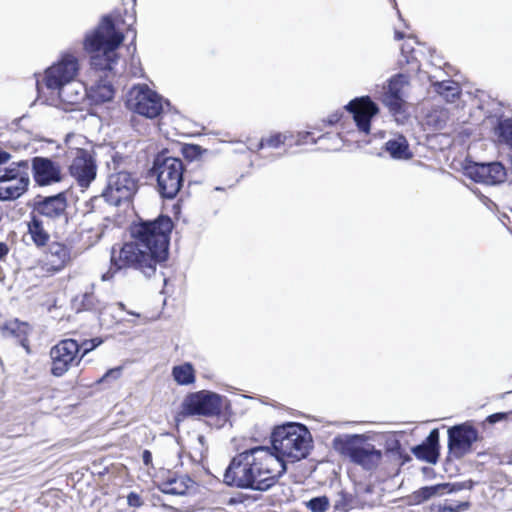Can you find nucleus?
Returning <instances> with one entry per match:
<instances>
[{
	"instance_id": "1",
	"label": "nucleus",
	"mask_w": 512,
	"mask_h": 512,
	"mask_svg": "<svg viewBox=\"0 0 512 512\" xmlns=\"http://www.w3.org/2000/svg\"><path fill=\"white\" fill-rule=\"evenodd\" d=\"M174 223L168 215L161 214L153 220H139L130 227L134 241L126 242L116 256L111 252V265L102 274V281L113 279L116 272L125 268L140 271L147 278L155 275L157 266L169 258L170 236Z\"/></svg>"
},
{
	"instance_id": "2",
	"label": "nucleus",
	"mask_w": 512,
	"mask_h": 512,
	"mask_svg": "<svg viewBox=\"0 0 512 512\" xmlns=\"http://www.w3.org/2000/svg\"><path fill=\"white\" fill-rule=\"evenodd\" d=\"M124 40L113 18L104 15L99 24L85 35L83 46L91 54L90 65L96 71L111 72L119 60L118 47Z\"/></svg>"
},
{
	"instance_id": "3",
	"label": "nucleus",
	"mask_w": 512,
	"mask_h": 512,
	"mask_svg": "<svg viewBox=\"0 0 512 512\" xmlns=\"http://www.w3.org/2000/svg\"><path fill=\"white\" fill-rule=\"evenodd\" d=\"M248 489L268 491L287 472L285 461L276 456L267 446L249 448Z\"/></svg>"
},
{
	"instance_id": "4",
	"label": "nucleus",
	"mask_w": 512,
	"mask_h": 512,
	"mask_svg": "<svg viewBox=\"0 0 512 512\" xmlns=\"http://www.w3.org/2000/svg\"><path fill=\"white\" fill-rule=\"evenodd\" d=\"M312 437L304 424L288 422L276 427L271 434L274 451L293 460L306 458L311 447Z\"/></svg>"
},
{
	"instance_id": "5",
	"label": "nucleus",
	"mask_w": 512,
	"mask_h": 512,
	"mask_svg": "<svg viewBox=\"0 0 512 512\" xmlns=\"http://www.w3.org/2000/svg\"><path fill=\"white\" fill-rule=\"evenodd\" d=\"M185 166L181 159L158 154L148 174L156 179V189L164 199H174L184 184Z\"/></svg>"
},
{
	"instance_id": "6",
	"label": "nucleus",
	"mask_w": 512,
	"mask_h": 512,
	"mask_svg": "<svg viewBox=\"0 0 512 512\" xmlns=\"http://www.w3.org/2000/svg\"><path fill=\"white\" fill-rule=\"evenodd\" d=\"M78 70L77 58L66 54L62 56L58 63L46 69L42 82L48 90L57 91L62 101L74 104L80 100L79 92L72 89V81Z\"/></svg>"
},
{
	"instance_id": "7",
	"label": "nucleus",
	"mask_w": 512,
	"mask_h": 512,
	"mask_svg": "<svg viewBox=\"0 0 512 512\" xmlns=\"http://www.w3.org/2000/svg\"><path fill=\"white\" fill-rule=\"evenodd\" d=\"M332 444L340 455L367 471L375 469L381 462V450L368 443L363 434L338 435L333 439Z\"/></svg>"
},
{
	"instance_id": "8",
	"label": "nucleus",
	"mask_w": 512,
	"mask_h": 512,
	"mask_svg": "<svg viewBox=\"0 0 512 512\" xmlns=\"http://www.w3.org/2000/svg\"><path fill=\"white\" fill-rule=\"evenodd\" d=\"M30 184L28 160H19L0 167V200L14 201L26 193Z\"/></svg>"
},
{
	"instance_id": "9",
	"label": "nucleus",
	"mask_w": 512,
	"mask_h": 512,
	"mask_svg": "<svg viewBox=\"0 0 512 512\" xmlns=\"http://www.w3.org/2000/svg\"><path fill=\"white\" fill-rule=\"evenodd\" d=\"M224 400V396L210 390L188 393L181 403L178 417L219 416L222 412Z\"/></svg>"
},
{
	"instance_id": "10",
	"label": "nucleus",
	"mask_w": 512,
	"mask_h": 512,
	"mask_svg": "<svg viewBox=\"0 0 512 512\" xmlns=\"http://www.w3.org/2000/svg\"><path fill=\"white\" fill-rule=\"evenodd\" d=\"M138 190V180L130 172L118 171L108 176L106 188L100 196L92 199L97 202L104 199L109 205L129 204Z\"/></svg>"
},
{
	"instance_id": "11",
	"label": "nucleus",
	"mask_w": 512,
	"mask_h": 512,
	"mask_svg": "<svg viewBox=\"0 0 512 512\" xmlns=\"http://www.w3.org/2000/svg\"><path fill=\"white\" fill-rule=\"evenodd\" d=\"M164 103L169 105L167 100L146 84L133 86L126 98V107L130 111L149 119H154L163 112Z\"/></svg>"
},
{
	"instance_id": "12",
	"label": "nucleus",
	"mask_w": 512,
	"mask_h": 512,
	"mask_svg": "<svg viewBox=\"0 0 512 512\" xmlns=\"http://www.w3.org/2000/svg\"><path fill=\"white\" fill-rule=\"evenodd\" d=\"M79 343L71 338L59 341L50 349V372L55 377L63 376L72 366L79 364Z\"/></svg>"
},
{
	"instance_id": "13",
	"label": "nucleus",
	"mask_w": 512,
	"mask_h": 512,
	"mask_svg": "<svg viewBox=\"0 0 512 512\" xmlns=\"http://www.w3.org/2000/svg\"><path fill=\"white\" fill-rule=\"evenodd\" d=\"M478 430L471 422L454 425L448 429V449L456 458L471 452L472 446L479 440Z\"/></svg>"
},
{
	"instance_id": "14",
	"label": "nucleus",
	"mask_w": 512,
	"mask_h": 512,
	"mask_svg": "<svg viewBox=\"0 0 512 512\" xmlns=\"http://www.w3.org/2000/svg\"><path fill=\"white\" fill-rule=\"evenodd\" d=\"M67 206V193L63 191L50 196H36L33 210L41 216L65 225L68 223Z\"/></svg>"
},
{
	"instance_id": "15",
	"label": "nucleus",
	"mask_w": 512,
	"mask_h": 512,
	"mask_svg": "<svg viewBox=\"0 0 512 512\" xmlns=\"http://www.w3.org/2000/svg\"><path fill=\"white\" fill-rule=\"evenodd\" d=\"M345 109L352 114L358 131L365 135L369 134L371 121L379 113L378 105L369 96H361L352 99Z\"/></svg>"
},
{
	"instance_id": "16",
	"label": "nucleus",
	"mask_w": 512,
	"mask_h": 512,
	"mask_svg": "<svg viewBox=\"0 0 512 512\" xmlns=\"http://www.w3.org/2000/svg\"><path fill=\"white\" fill-rule=\"evenodd\" d=\"M465 174L475 182L498 185L506 180L507 172L500 162L476 163L465 167Z\"/></svg>"
},
{
	"instance_id": "17",
	"label": "nucleus",
	"mask_w": 512,
	"mask_h": 512,
	"mask_svg": "<svg viewBox=\"0 0 512 512\" xmlns=\"http://www.w3.org/2000/svg\"><path fill=\"white\" fill-rule=\"evenodd\" d=\"M96 162L86 149H76L69 166L70 175L81 187H88L96 177Z\"/></svg>"
},
{
	"instance_id": "18",
	"label": "nucleus",
	"mask_w": 512,
	"mask_h": 512,
	"mask_svg": "<svg viewBox=\"0 0 512 512\" xmlns=\"http://www.w3.org/2000/svg\"><path fill=\"white\" fill-rule=\"evenodd\" d=\"M249 449L236 454L230 461L223 475V482L230 487L248 489Z\"/></svg>"
},
{
	"instance_id": "19",
	"label": "nucleus",
	"mask_w": 512,
	"mask_h": 512,
	"mask_svg": "<svg viewBox=\"0 0 512 512\" xmlns=\"http://www.w3.org/2000/svg\"><path fill=\"white\" fill-rule=\"evenodd\" d=\"M31 170L34 181L39 186H48L62 180L60 165L47 157L32 158Z\"/></svg>"
},
{
	"instance_id": "20",
	"label": "nucleus",
	"mask_w": 512,
	"mask_h": 512,
	"mask_svg": "<svg viewBox=\"0 0 512 512\" xmlns=\"http://www.w3.org/2000/svg\"><path fill=\"white\" fill-rule=\"evenodd\" d=\"M408 81V76L404 73H398L388 81L382 96V102L393 114H399L403 109L404 99L402 90L408 84Z\"/></svg>"
},
{
	"instance_id": "21",
	"label": "nucleus",
	"mask_w": 512,
	"mask_h": 512,
	"mask_svg": "<svg viewBox=\"0 0 512 512\" xmlns=\"http://www.w3.org/2000/svg\"><path fill=\"white\" fill-rule=\"evenodd\" d=\"M474 486L472 480L454 483H440L432 486H424L414 493L418 502H424L436 495H445L455 493L461 490H471Z\"/></svg>"
},
{
	"instance_id": "22",
	"label": "nucleus",
	"mask_w": 512,
	"mask_h": 512,
	"mask_svg": "<svg viewBox=\"0 0 512 512\" xmlns=\"http://www.w3.org/2000/svg\"><path fill=\"white\" fill-rule=\"evenodd\" d=\"M439 430L432 429L426 439L419 445L414 446L411 451L414 456L430 464H435L439 458Z\"/></svg>"
},
{
	"instance_id": "23",
	"label": "nucleus",
	"mask_w": 512,
	"mask_h": 512,
	"mask_svg": "<svg viewBox=\"0 0 512 512\" xmlns=\"http://www.w3.org/2000/svg\"><path fill=\"white\" fill-rule=\"evenodd\" d=\"M86 91L90 100L95 104L111 101L115 94L112 83L103 78L93 83Z\"/></svg>"
},
{
	"instance_id": "24",
	"label": "nucleus",
	"mask_w": 512,
	"mask_h": 512,
	"mask_svg": "<svg viewBox=\"0 0 512 512\" xmlns=\"http://www.w3.org/2000/svg\"><path fill=\"white\" fill-rule=\"evenodd\" d=\"M384 150L393 159L408 160L412 157L408 141L403 135L389 139L384 145Z\"/></svg>"
},
{
	"instance_id": "25",
	"label": "nucleus",
	"mask_w": 512,
	"mask_h": 512,
	"mask_svg": "<svg viewBox=\"0 0 512 512\" xmlns=\"http://www.w3.org/2000/svg\"><path fill=\"white\" fill-rule=\"evenodd\" d=\"M171 375L173 380L181 386H188L196 381L195 369L190 362L173 366Z\"/></svg>"
},
{
	"instance_id": "26",
	"label": "nucleus",
	"mask_w": 512,
	"mask_h": 512,
	"mask_svg": "<svg viewBox=\"0 0 512 512\" xmlns=\"http://www.w3.org/2000/svg\"><path fill=\"white\" fill-rule=\"evenodd\" d=\"M192 484L193 481L188 476L169 477L162 483L161 491L170 495H185Z\"/></svg>"
},
{
	"instance_id": "27",
	"label": "nucleus",
	"mask_w": 512,
	"mask_h": 512,
	"mask_svg": "<svg viewBox=\"0 0 512 512\" xmlns=\"http://www.w3.org/2000/svg\"><path fill=\"white\" fill-rule=\"evenodd\" d=\"M28 233L37 247L47 245L50 238L48 232L44 229L43 221L35 215L31 217L28 223Z\"/></svg>"
},
{
	"instance_id": "28",
	"label": "nucleus",
	"mask_w": 512,
	"mask_h": 512,
	"mask_svg": "<svg viewBox=\"0 0 512 512\" xmlns=\"http://www.w3.org/2000/svg\"><path fill=\"white\" fill-rule=\"evenodd\" d=\"M433 87L447 102H454L460 95L458 83L452 80L437 81L433 83Z\"/></svg>"
},
{
	"instance_id": "29",
	"label": "nucleus",
	"mask_w": 512,
	"mask_h": 512,
	"mask_svg": "<svg viewBox=\"0 0 512 512\" xmlns=\"http://www.w3.org/2000/svg\"><path fill=\"white\" fill-rule=\"evenodd\" d=\"M108 309H112V307L97 299L93 292H85L82 295L80 308H78V310L93 311L100 315H103Z\"/></svg>"
},
{
	"instance_id": "30",
	"label": "nucleus",
	"mask_w": 512,
	"mask_h": 512,
	"mask_svg": "<svg viewBox=\"0 0 512 512\" xmlns=\"http://www.w3.org/2000/svg\"><path fill=\"white\" fill-rule=\"evenodd\" d=\"M51 262L56 266H63L70 260V249L63 243L53 242L48 246Z\"/></svg>"
},
{
	"instance_id": "31",
	"label": "nucleus",
	"mask_w": 512,
	"mask_h": 512,
	"mask_svg": "<svg viewBox=\"0 0 512 512\" xmlns=\"http://www.w3.org/2000/svg\"><path fill=\"white\" fill-rule=\"evenodd\" d=\"M28 324L15 319L4 324L2 333L6 337L17 338L20 342L25 340Z\"/></svg>"
},
{
	"instance_id": "32",
	"label": "nucleus",
	"mask_w": 512,
	"mask_h": 512,
	"mask_svg": "<svg viewBox=\"0 0 512 512\" xmlns=\"http://www.w3.org/2000/svg\"><path fill=\"white\" fill-rule=\"evenodd\" d=\"M404 63L410 66V71H419V61L415 55L414 46L409 41L401 46V59L399 60V64L402 66Z\"/></svg>"
},
{
	"instance_id": "33",
	"label": "nucleus",
	"mask_w": 512,
	"mask_h": 512,
	"mask_svg": "<svg viewBox=\"0 0 512 512\" xmlns=\"http://www.w3.org/2000/svg\"><path fill=\"white\" fill-rule=\"evenodd\" d=\"M287 140V135L282 133H275L267 138H262L256 145L255 148L250 147V150H261L265 147L279 148Z\"/></svg>"
},
{
	"instance_id": "34",
	"label": "nucleus",
	"mask_w": 512,
	"mask_h": 512,
	"mask_svg": "<svg viewBox=\"0 0 512 512\" xmlns=\"http://www.w3.org/2000/svg\"><path fill=\"white\" fill-rule=\"evenodd\" d=\"M498 137L507 144H512V118H503L496 126Z\"/></svg>"
},
{
	"instance_id": "35",
	"label": "nucleus",
	"mask_w": 512,
	"mask_h": 512,
	"mask_svg": "<svg viewBox=\"0 0 512 512\" xmlns=\"http://www.w3.org/2000/svg\"><path fill=\"white\" fill-rule=\"evenodd\" d=\"M353 506V496L341 490L334 503V509L337 511L348 512Z\"/></svg>"
},
{
	"instance_id": "36",
	"label": "nucleus",
	"mask_w": 512,
	"mask_h": 512,
	"mask_svg": "<svg viewBox=\"0 0 512 512\" xmlns=\"http://www.w3.org/2000/svg\"><path fill=\"white\" fill-rule=\"evenodd\" d=\"M306 507L311 512H326L329 507V499L326 496H317L306 502Z\"/></svg>"
},
{
	"instance_id": "37",
	"label": "nucleus",
	"mask_w": 512,
	"mask_h": 512,
	"mask_svg": "<svg viewBox=\"0 0 512 512\" xmlns=\"http://www.w3.org/2000/svg\"><path fill=\"white\" fill-rule=\"evenodd\" d=\"M470 507L469 501H446L439 507V512H463Z\"/></svg>"
},
{
	"instance_id": "38",
	"label": "nucleus",
	"mask_w": 512,
	"mask_h": 512,
	"mask_svg": "<svg viewBox=\"0 0 512 512\" xmlns=\"http://www.w3.org/2000/svg\"><path fill=\"white\" fill-rule=\"evenodd\" d=\"M181 151L183 157L189 161L198 159L203 154V152H206L205 149L196 144H185L183 145Z\"/></svg>"
},
{
	"instance_id": "39",
	"label": "nucleus",
	"mask_w": 512,
	"mask_h": 512,
	"mask_svg": "<svg viewBox=\"0 0 512 512\" xmlns=\"http://www.w3.org/2000/svg\"><path fill=\"white\" fill-rule=\"evenodd\" d=\"M102 343V340L100 338H92L89 340H84L81 344H79V355L78 359L81 361V359L94 350L96 347H98Z\"/></svg>"
},
{
	"instance_id": "40",
	"label": "nucleus",
	"mask_w": 512,
	"mask_h": 512,
	"mask_svg": "<svg viewBox=\"0 0 512 512\" xmlns=\"http://www.w3.org/2000/svg\"><path fill=\"white\" fill-rule=\"evenodd\" d=\"M325 137H327V134H323L318 139H315L312 137L311 132L303 131V132L298 133L295 144L296 145H304V144H307L308 142L315 144V143H317L318 140L323 139Z\"/></svg>"
},
{
	"instance_id": "41",
	"label": "nucleus",
	"mask_w": 512,
	"mask_h": 512,
	"mask_svg": "<svg viewBox=\"0 0 512 512\" xmlns=\"http://www.w3.org/2000/svg\"><path fill=\"white\" fill-rule=\"evenodd\" d=\"M511 412H497L487 416L485 423H489L491 425L496 424L501 421L507 420Z\"/></svg>"
},
{
	"instance_id": "42",
	"label": "nucleus",
	"mask_w": 512,
	"mask_h": 512,
	"mask_svg": "<svg viewBox=\"0 0 512 512\" xmlns=\"http://www.w3.org/2000/svg\"><path fill=\"white\" fill-rule=\"evenodd\" d=\"M130 72H131L132 76H134V77H142L143 76V69L141 67L140 60H139V58H136L134 55L132 56V59H131Z\"/></svg>"
},
{
	"instance_id": "43",
	"label": "nucleus",
	"mask_w": 512,
	"mask_h": 512,
	"mask_svg": "<svg viewBox=\"0 0 512 512\" xmlns=\"http://www.w3.org/2000/svg\"><path fill=\"white\" fill-rule=\"evenodd\" d=\"M121 375V368H113V369H110L108 370L102 377L101 379L99 380V382H106V381H109L110 379L112 380H116L117 378H119Z\"/></svg>"
},
{
	"instance_id": "44",
	"label": "nucleus",
	"mask_w": 512,
	"mask_h": 512,
	"mask_svg": "<svg viewBox=\"0 0 512 512\" xmlns=\"http://www.w3.org/2000/svg\"><path fill=\"white\" fill-rule=\"evenodd\" d=\"M127 503L130 507H140L143 504L141 497L135 492L128 494Z\"/></svg>"
},
{
	"instance_id": "45",
	"label": "nucleus",
	"mask_w": 512,
	"mask_h": 512,
	"mask_svg": "<svg viewBox=\"0 0 512 512\" xmlns=\"http://www.w3.org/2000/svg\"><path fill=\"white\" fill-rule=\"evenodd\" d=\"M10 248L7 243L0 242V263L4 262L9 254Z\"/></svg>"
},
{
	"instance_id": "46",
	"label": "nucleus",
	"mask_w": 512,
	"mask_h": 512,
	"mask_svg": "<svg viewBox=\"0 0 512 512\" xmlns=\"http://www.w3.org/2000/svg\"><path fill=\"white\" fill-rule=\"evenodd\" d=\"M129 33H132V40H131V43L127 46V49H128V51H130L131 48H133V53H134L136 50V46H135L136 31L134 29H132L131 27H129L127 30V35Z\"/></svg>"
},
{
	"instance_id": "47",
	"label": "nucleus",
	"mask_w": 512,
	"mask_h": 512,
	"mask_svg": "<svg viewBox=\"0 0 512 512\" xmlns=\"http://www.w3.org/2000/svg\"><path fill=\"white\" fill-rule=\"evenodd\" d=\"M142 460L146 466L152 463V453L149 450H144L142 453Z\"/></svg>"
},
{
	"instance_id": "48",
	"label": "nucleus",
	"mask_w": 512,
	"mask_h": 512,
	"mask_svg": "<svg viewBox=\"0 0 512 512\" xmlns=\"http://www.w3.org/2000/svg\"><path fill=\"white\" fill-rule=\"evenodd\" d=\"M11 158V154L0 148V166L7 163Z\"/></svg>"
},
{
	"instance_id": "49",
	"label": "nucleus",
	"mask_w": 512,
	"mask_h": 512,
	"mask_svg": "<svg viewBox=\"0 0 512 512\" xmlns=\"http://www.w3.org/2000/svg\"><path fill=\"white\" fill-rule=\"evenodd\" d=\"M340 119V116L338 114H334L328 117L327 122L329 125H334L337 123Z\"/></svg>"
},
{
	"instance_id": "50",
	"label": "nucleus",
	"mask_w": 512,
	"mask_h": 512,
	"mask_svg": "<svg viewBox=\"0 0 512 512\" xmlns=\"http://www.w3.org/2000/svg\"><path fill=\"white\" fill-rule=\"evenodd\" d=\"M121 159H122V157H121L118 153H116L115 155H113V157H112V163H113V165H114L113 170H116V169H117L118 161H119V160H121Z\"/></svg>"
},
{
	"instance_id": "51",
	"label": "nucleus",
	"mask_w": 512,
	"mask_h": 512,
	"mask_svg": "<svg viewBox=\"0 0 512 512\" xmlns=\"http://www.w3.org/2000/svg\"><path fill=\"white\" fill-rule=\"evenodd\" d=\"M405 37V34L403 32H400V31H395V39L396 40H401Z\"/></svg>"
},
{
	"instance_id": "52",
	"label": "nucleus",
	"mask_w": 512,
	"mask_h": 512,
	"mask_svg": "<svg viewBox=\"0 0 512 512\" xmlns=\"http://www.w3.org/2000/svg\"><path fill=\"white\" fill-rule=\"evenodd\" d=\"M116 305L118 306V308L120 310H122V311L125 310V305L122 302H118Z\"/></svg>"
},
{
	"instance_id": "53",
	"label": "nucleus",
	"mask_w": 512,
	"mask_h": 512,
	"mask_svg": "<svg viewBox=\"0 0 512 512\" xmlns=\"http://www.w3.org/2000/svg\"><path fill=\"white\" fill-rule=\"evenodd\" d=\"M41 85H42V84H41V82H40L39 80H37V82H36V87H37V90H38V91H40V89H41Z\"/></svg>"
},
{
	"instance_id": "54",
	"label": "nucleus",
	"mask_w": 512,
	"mask_h": 512,
	"mask_svg": "<svg viewBox=\"0 0 512 512\" xmlns=\"http://www.w3.org/2000/svg\"><path fill=\"white\" fill-rule=\"evenodd\" d=\"M204 439H205V438H204V436H203V435H200V436L198 437V440H199V442H200V443H203V442H204Z\"/></svg>"
},
{
	"instance_id": "55",
	"label": "nucleus",
	"mask_w": 512,
	"mask_h": 512,
	"mask_svg": "<svg viewBox=\"0 0 512 512\" xmlns=\"http://www.w3.org/2000/svg\"><path fill=\"white\" fill-rule=\"evenodd\" d=\"M509 163H510V170L512 172V157L509 159Z\"/></svg>"
},
{
	"instance_id": "56",
	"label": "nucleus",
	"mask_w": 512,
	"mask_h": 512,
	"mask_svg": "<svg viewBox=\"0 0 512 512\" xmlns=\"http://www.w3.org/2000/svg\"><path fill=\"white\" fill-rule=\"evenodd\" d=\"M128 313L131 314V315L137 316V317L139 316V314H137L135 312H128Z\"/></svg>"
},
{
	"instance_id": "57",
	"label": "nucleus",
	"mask_w": 512,
	"mask_h": 512,
	"mask_svg": "<svg viewBox=\"0 0 512 512\" xmlns=\"http://www.w3.org/2000/svg\"><path fill=\"white\" fill-rule=\"evenodd\" d=\"M392 1H393V2H394V4L396 5V2H395V0H392Z\"/></svg>"
}]
</instances>
